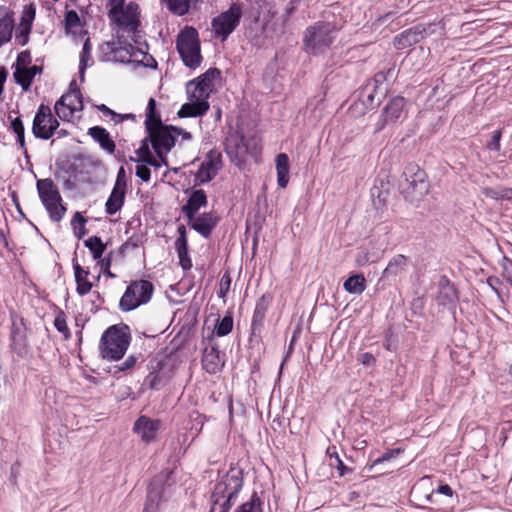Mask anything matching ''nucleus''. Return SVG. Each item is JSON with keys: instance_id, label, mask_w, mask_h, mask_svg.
Returning <instances> with one entry per match:
<instances>
[{"instance_id": "nucleus-42", "label": "nucleus", "mask_w": 512, "mask_h": 512, "mask_svg": "<svg viewBox=\"0 0 512 512\" xmlns=\"http://www.w3.org/2000/svg\"><path fill=\"white\" fill-rule=\"evenodd\" d=\"M406 265V258L403 255L394 257L383 271L384 276L396 275Z\"/></svg>"}, {"instance_id": "nucleus-4", "label": "nucleus", "mask_w": 512, "mask_h": 512, "mask_svg": "<svg viewBox=\"0 0 512 512\" xmlns=\"http://www.w3.org/2000/svg\"><path fill=\"white\" fill-rule=\"evenodd\" d=\"M131 340L127 325H113L107 328L101 336L99 352L103 359L116 361L126 353Z\"/></svg>"}, {"instance_id": "nucleus-33", "label": "nucleus", "mask_w": 512, "mask_h": 512, "mask_svg": "<svg viewBox=\"0 0 512 512\" xmlns=\"http://www.w3.org/2000/svg\"><path fill=\"white\" fill-rule=\"evenodd\" d=\"M374 83H366L360 91V99L366 108H374L380 103V99L375 100L377 88L373 86Z\"/></svg>"}, {"instance_id": "nucleus-30", "label": "nucleus", "mask_w": 512, "mask_h": 512, "mask_svg": "<svg viewBox=\"0 0 512 512\" xmlns=\"http://www.w3.org/2000/svg\"><path fill=\"white\" fill-rule=\"evenodd\" d=\"M219 77L220 71L217 68H209L205 73L191 81L211 94L214 89V82Z\"/></svg>"}, {"instance_id": "nucleus-29", "label": "nucleus", "mask_w": 512, "mask_h": 512, "mask_svg": "<svg viewBox=\"0 0 512 512\" xmlns=\"http://www.w3.org/2000/svg\"><path fill=\"white\" fill-rule=\"evenodd\" d=\"M34 14V11L31 13H25L21 18L18 28L16 29L15 41L20 46H25L29 41Z\"/></svg>"}, {"instance_id": "nucleus-1", "label": "nucleus", "mask_w": 512, "mask_h": 512, "mask_svg": "<svg viewBox=\"0 0 512 512\" xmlns=\"http://www.w3.org/2000/svg\"><path fill=\"white\" fill-rule=\"evenodd\" d=\"M109 18L117 26L116 40L107 41L100 46L102 60L120 63H145L148 54L142 48L134 47L128 38L136 41L139 20V6L134 2L125 4L124 0H111Z\"/></svg>"}, {"instance_id": "nucleus-56", "label": "nucleus", "mask_w": 512, "mask_h": 512, "mask_svg": "<svg viewBox=\"0 0 512 512\" xmlns=\"http://www.w3.org/2000/svg\"><path fill=\"white\" fill-rule=\"evenodd\" d=\"M98 263L100 264V268H101V272L104 273L105 275L111 277V278H115L116 275L113 274L111 271H110V265H111V259L110 258H102L101 260L98 261Z\"/></svg>"}, {"instance_id": "nucleus-5", "label": "nucleus", "mask_w": 512, "mask_h": 512, "mask_svg": "<svg viewBox=\"0 0 512 512\" xmlns=\"http://www.w3.org/2000/svg\"><path fill=\"white\" fill-rule=\"evenodd\" d=\"M335 37L336 29L334 25L328 22H316L307 27L304 32V49L309 54H323L330 48Z\"/></svg>"}, {"instance_id": "nucleus-51", "label": "nucleus", "mask_w": 512, "mask_h": 512, "mask_svg": "<svg viewBox=\"0 0 512 512\" xmlns=\"http://www.w3.org/2000/svg\"><path fill=\"white\" fill-rule=\"evenodd\" d=\"M502 130H496L492 134L491 140L486 144L488 150L499 152L501 149Z\"/></svg>"}, {"instance_id": "nucleus-49", "label": "nucleus", "mask_w": 512, "mask_h": 512, "mask_svg": "<svg viewBox=\"0 0 512 512\" xmlns=\"http://www.w3.org/2000/svg\"><path fill=\"white\" fill-rule=\"evenodd\" d=\"M80 25V18L78 14L73 11H67L65 14V27L67 31H70L71 29L77 27Z\"/></svg>"}, {"instance_id": "nucleus-19", "label": "nucleus", "mask_w": 512, "mask_h": 512, "mask_svg": "<svg viewBox=\"0 0 512 512\" xmlns=\"http://www.w3.org/2000/svg\"><path fill=\"white\" fill-rule=\"evenodd\" d=\"M202 366L206 372L216 374L224 366V359L216 346L206 347L202 355Z\"/></svg>"}, {"instance_id": "nucleus-2", "label": "nucleus", "mask_w": 512, "mask_h": 512, "mask_svg": "<svg viewBox=\"0 0 512 512\" xmlns=\"http://www.w3.org/2000/svg\"><path fill=\"white\" fill-rule=\"evenodd\" d=\"M145 126L152 148L164 162L166 155L175 146L176 127L162 123L156 112V101L153 98H150L147 104Z\"/></svg>"}, {"instance_id": "nucleus-16", "label": "nucleus", "mask_w": 512, "mask_h": 512, "mask_svg": "<svg viewBox=\"0 0 512 512\" xmlns=\"http://www.w3.org/2000/svg\"><path fill=\"white\" fill-rule=\"evenodd\" d=\"M165 478V475L160 474L152 479L148 487L147 498L143 512H157L160 502L165 497L166 488L163 484Z\"/></svg>"}, {"instance_id": "nucleus-9", "label": "nucleus", "mask_w": 512, "mask_h": 512, "mask_svg": "<svg viewBox=\"0 0 512 512\" xmlns=\"http://www.w3.org/2000/svg\"><path fill=\"white\" fill-rule=\"evenodd\" d=\"M186 92L189 101L182 105L178 111V116L186 118L204 115L210 107L208 102L210 94L192 81L187 83Z\"/></svg>"}, {"instance_id": "nucleus-46", "label": "nucleus", "mask_w": 512, "mask_h": 512, "mask_svg": "<svg viewBox=\"0 0 512 512\" xmlns=\"http://www.w3.org/2000/svg\"><path fill=\"white\" fill-rule=\"evenodd\" d=\"M401 452L402 450L400 448H394L386 451L382 456L373 460V462L368 466V469L372 470L375 466L396 458Z\"/></svg>"}, {"instance_id": "nucleus-21", "label": "nucleus", "mask_w": 512, "mask_h": 512, "mask_svg": "<svg viewBox=\"0 0 512 512\" xmlns=\"http://www.w3.org/2000/svg\"><path fill=\"white\" fill-rule=\"evenodd\" d=\"M423 32L424 29L420 26H415L403 31L394 38V47L398 50H402L420 42L423 38Z\"/></svg>"}, {"instance_id": "nucleus-39", "label": "nucleus", "mask_w": 512, "mask_h": 512, "mask_svg": "<svg viewBox=\"0 0 512 512\" xmlns=\"http://www.w3.org/2000/svg\"><path fill=\"white\" fill-rule=\"evenodd\" d=\"M176 252L179 258V264L183 270H190L192 268V260L188 253V244L184 242L175 245Z\"/></svg>"}, {"instance_id": "nucleus-64", "label": "nucleus", "mask_w": 512, "mask_h": 512, "mask_svg": "<svg viewBox=\"0 0 512 512\" xmlns=\"http://www.w3.org/2000/svg\"><path fill=\"white\" fill-rule=\"evenodd\" d=\"M118 182L123 183V188H126L125 170L123 167H121L118 171L115 183H118Z\"/></svg>"}, {"instance_id": "nucleus-60", "label": "nucleus", "mask_w": 512, "mask_h": 512, "mask_svg": "<svg viewBox=\"0 0 512 512\" xmlns=\"http://www.w3.org/2000/svg\"><path fill=\"white\" fill-rule=\"evenodd\" d=\"M370 261L369 255L366 251H361L358 253L356 262L359 266L366 265Z\"/></svg>"}, {"instance_id": "nucleus-6", "label": "nucleus", "mask_w": 512, "mask_h": 512, "mask_svg": "<svg viewBox=\"0 0 512 512\" xmlns=\"http://www.w3.org/2000/svg\"><path fill=\"white\" fill-rule=\"evenodd\" d=\"M177 51L184 63L190 69H196L202 62L201 45L198 31L192 26H185L176 39Z\"/></svg>"}, {"instance_id": "nucleus-36", "label": "nucleus", "mask_w": 512, "mask_h": 512, "mask_svg": "<svg viewBox=\"0 0 512 512\" xmlns=\"http://www.w3.org/2000/svg\"><path fill=\"white\" fill-rule=\"evenodd\" d=\"M149 137H146L141 141L140 147L136 150L137 158L131 157L130 160L134 162L147 163L148 160L152 159L154 156L149 148Z\"/></svg>"}, {"instance_id": "nucleus-38", "label": "nucleus", "mask_w": 512, "mask_h": 512, "mask_svg": "<svg viewBox=\"0 0 512 512\" xmlns=\"http://www.w3.org/2000/svg\"><path fill=\"white\" fill-rule=\"evenodd\" d=\"M97 109L103 113L105 116H109L111 120L118 124L123 122L124 120L130 119L132 121H135L136 117L134 114L128 113V114H119L107 107L105 104H101L97 106Z\"/></svg>"}, {"instance_id": "nucleus-3", "label": "nucleus", "mask_w": 512, "mask_h": 512, "mask_svg": "<svg viewBox=\"0 0 512 512\" xmlns=\"http://www.w3.org/2000/svg\"><path fill=\"white\" fill-rule=\"evenodd\" d=\"M243 487L239 470H230L214 486L210 512H229Z\"/></svg>"}, {"instance_id": "nucleus-62", "label": "nucleus", "mask_w": 512, "mask_h": 512, "mask_svg": "<svg viewBox=\"0 0 512 512\" xmlns=\"http://www.w3.org/2000/svg\"><path fill=\"white\" fill-rule=\"evenodd\" d=\"M176 139L178 137H181V140L182 141H188L191 139V134L183 129H180V128H177L176 127Z\"/></svg>"}, {"instance_id": "nucleus-7", "label": "nucleus", "mask_w": 512, "mask_h": 512, "mask_svg": "<svg viewBox=\"0 0 512 512\" xmlns=\"http://www.w3.org/2000/svg\"><path fill=\"white\" fill-rule=\"evenodd\" d=\"M39 198L53 222H59L66 213V207L62 203V197L52 179H40L36 183Z\"/></svg>"}, {"instance_id": "nucleus-26", "label": "nucleus", "mask_w": 512, "mask_h": 512, "mask_svg": "<svg viewBox=\"0 0 512 512\" xmlns=\"http://www.w3.org/2000/svg\"><path fill=\"white\" fill-rule=\"evenodd\" d=\"M458 295L453 284L446 278H442L439 282V291L436 300L440 305H454L457 302Z\"/></svg>"}, {"instance_id": "nucleus-12", "label": "nucleus", "mask_w": 512, "mask_h": 512, "mask_svg": "<svg viewBox=\"0 0 512 512\" xmlns=\"http://www.w3.org/2000/svg\"><path fill=\"white\" fill-rule=\"evenodd\" d=\"M405 174V184L402 185V191L411 201L420 199L428 193L429 185L426 182V174L417 166L407 168Z\"/></svg>"}, {"instance_id": "nucleus-14", "label": "nucleus", "mask_w": 512, "mask_h": 512, "mask_svg": "<svg viewBox=\"0 0 512 512\" xmlns=\"http://www.w3.org/2000/svg\"><path fill=\"white\" fill-rule=\"evenodd\" d=\"M222 165L221 152L215 149L210 150L197 171L196 179L201 184L211 181L221 170Z\"/></svg>"}, {"instance_id": "nucleus-31", "label": "nucleus", "mask_w": 512, "mask_h": 512, "mask_svg": "<svg viewBox=\"0 0 512 512\" xmlns=\"http://www.w3.org/2000/svg\"><path fill=\"white\" fill-rule=\"evenodd\" d=\"M91 51L92 46L90 43V39L87 38L83 44L82 51L79 57V78L81 82L84 81L86 69L93 64Z\"/></svg>"}, {"instance_id": "nucleus-13", "label": "nucleus", "mask_w": 512, "mask_h": 512, "mask_svg": "<svg viewBox=\"0 0 512 512\" xmlns=\"http://www.w3.org/2000/svg\"><path fill=\"white\" fill-rule=\"evenodd\" d=\"M54 109L61 120L69 121L75 112L83 110V97L80 90L71 88L55 103Z\"/></svg>"}, {"instance_id": "nucleus-32", "label": "nucleus", "mask_w": 512, "mask_h": 512, "mask_svg": "<svg viewBox=\"0 0 512 512\" xmlns=\"http://www.w3.org/2000/svg\"><path fill=\"white\" fill-rule=\"evenodd\" d=\"M343 287L350 294H361L366 289V280L362 274H355L345 280Z\"/></svg>"}, {"instance_id": "nucleus-20", "label": "nucleus", "mask_w": 512, "mask_h": 512, "mask_svg": "<svg viewBox=\"0 0 512 512\" xmlns=\"http://www.w3.org/2000/svg\"><path fill=\"white\" fill-rule=\"evenodd\" d=\"M207 204L208 200L205 191L197 189L190 194L187 203L182 207V212L187 219H192L193 216H195L201 208L206 207Z\"/></svg>"}, {"instance_id": "nucleus-28", "label": "nucleus", "mask_w": 512, "mask_h": 512, "mask_svg": "<svg viewBox=\"0 0 512 512\" xmlns=\"http://www.w3.org/2000/svg\"><path fill=\"white\" fill-rule=\"evenodd\" d=\"M73 269L77 285L76 291L80 296H84L88 294L93 287L92 283L88 279L90 273L88 270H85L83 267H81L79 263H74Z\"/></svg>"}, {"instance_id": "nucleus-17", "label": "nucleus", "mask_w": 512, "mask_h": 512, "mask_svg": "<svg viewBox=\"0 0 512 512\" xmlns=\"http://www.w3.org/2000/svg\"><path fill=\"white\" fill-rule=\"evenodd\" d=\"M161 429V421L141 415L134 423L133 431L140 436L145 443L154 442Z\"/></svg>"}, {"instance_id": "nucleus-45", "label": "nucleus", "mask_w": 512, "mask_h": 512, "mask_svg": "<svg viewBox=\"0 0 512 512\" xmlns=\"http://www.w3.org/2000/svg\"><path fill=\"white\" fill-rule=\"evenodd\" d=\"M12 131L17 136V142L20 144L21 148L25 147V138H24V125L22 120L19 117H16L11 121L10 125Z\"/></svg>"}, {"instance_id": "nucleus-52", "label": "nucleus", "mask_w": 512, "mask_h": 512, "mask_svg": "<svg viewBox=\"0 0 512 512\" xmlns=\"http://www.w3.org/2000/svg\"><path fill=\"white\" fill-rule=\"evenodd\" d=\"M136 166V176L139 177L142 181L148 182L151 178V172L147 164L140 163Z\"/></svg>"}, {"instance_id": "nucleus-11", "label": "nucleus", "mask_w": 512, "mask_h": 512, "mask_svg": "<svg viewBox=\"0 0 512 512\" xmlns=\"http://www.w3.org/2000/svg\"><path fill=\"white\" fill-rule=\"evenodd\" d=\"M59 127L58 120L53 116L51 108L41 104L33 119L32 133L38 139L48 140Z\"/></svg>"}, {"instance_id": "nucleus-10", "label": "nucleus", "mask_w": 512, "mask_h": 512, "mask_svg": "<svg viewBox=\"0 0 512 512\" xmlns=\"http://www.w3.org/2000/svg\"><path fill=\"white\" fill-rule=\"evenodd\" d=\"M241 18V6L237 3H233L228 10L220 13L212 20V30L221 41H225L237 28Z\"/></svg>"}, {"instance_id": "nucleus-34", "label": "nucleus", "mask_w": 512, "mask_h": 512, "mask_svg": "<svg viewBox=\"0 0 512 512\" xmlns=\"http://www.w3.org/2000/svg\"><path fill=\"white\" fill-rule=\"evenodd\" d=\"M270 302L271 297L266 294L262 295L261 298L257 301L252 318L253 326L262 324Z\"/></svg>"}, {"instance_id": "nucleus-44", "label": "nucleus", "mask_w": 512, "mask_h": 512, "mask_svg": "<svg viewBox=\"0 0 512 512\" xmlns=\"http://www.w3.org/2000/svg\"><path fill=\"white\" fill-rule=\"evenodd\" d=\"M168 8L174 14L185 15L190 8V0H167Z\"/></svg>"}, {"instance_id": "nucleus-55", "label": "nucleus", "mask_w": 512, "mask_h": 512, "mask_svg": "<svg viewBox=\"0 0 512 512\" xmlns=\"http://www.w3.org/2000/svg\"><path fill=\"white\" fill-rule=\"evenodd\" d=\"M330 465L336 467L340 476H344L346 473L351 472V470L344 465L339 455H336V459L333 462H330Z\"/></svg>"}, {"instance_id": "nucleus-27", "label": "nucleus", "mask_w": 512, "mask_h": 512, "mask_svg": "<svg viewBox=\"0 0 512 512\" xmlns=\"http://www.w3.org/2000/svg\"><path fill=\"white\" fill-rule=\"evenodd\" d=\"M277 171V184L280 188H286L289 182L290 163L286 153H279L275 159Z\"/></svg>"}, {"instance_id": "nucleus-57", "label": "nucleus", "mask_w": 512, "mask_h": 512, "mask_svg": "<svg viewBox=\"0 0 512 512\" xmlns=\"http://www.w3.org/2000/svg\"><path fill=\"white\" fill-rule=\"evenodd\" d=\"M358 361L365 366H371L375 364L376 358L372 353L365 352L358 357Z\"/></svg>"}, {"instance_id": "nucleus-53", "label": "nucleus", "mask_w": 512, "mask_h": 512, "mask_svg": "<svg viewBox=\"0 0 512 512\" xmlns=\"http://www.w3.org/2000/svg\"><path fill=\"white\" fill-rule=\"evenodd\" d=\"M231 285V278L228 274H224L220 280V288L218 292V296L220 298H224L227 294V292L230 289Z\"/></svg>"}, {"instance_id": "nucleus-48", "label": "nucleus", "mask_w": 512, "mask_h": 512, "mask_svg": "<svg viewBox=\"0 0 512 512\" xmlns=\"http://www.w3.org/2000/svg\"><path fill=\"white\" fill-rule=\"evenodd\" d=\"M54 326L56 330L60 333H62L66 338L70 336L69 329L67 326L65 314L63 312H60L54 320Z\"/></svg>"}, {"instance_id": "nucleus-25", "label": "nucleus", "mask_w": 512, "mask_h": 512, "mask_svg": "<svg viewBox=\"0 0 512 512\" xmlns=\"http://www.w3.org/2000/svg\"><path fill=\"white\" fill-rule=\"evenodd\" d=\"M169 375L161 363H157L156 368H152L144 380V385L152 390H159L169 381Z\"/></svg>"}, {"instance_id": "nucleus-22", "label": "nucleus", "mask_w": 512, "mask_h": 512, "mask_svg": "<svg viewBox=\"0 0 512 512\" xmlns=\"http://www.w3.org/2000/svg\"><path fill=\"white\" fill-rule=\"evenodd\" d=\"M125 194L126 188H123V183H115L105 203V211L108 215L116 214L123 207Z\"/></svg>"}, {"instance_id": "nucleus-8", "label": "nucleus", "mask_w": 512, "mask_h": 512, "mask_svg": "<svg viewBox=\"0 0 512 512\" xmlns=\"http://www.w3.org/2000/svg\"><path fill=\"white\" fill-rule=\"evenodd\" d=\"M154 287L147 280H137L127 286L119 301V308L123 312H129L141 305L148 303L152 297Z\"/></svg>"}, {"instance_id": "nucleus-50", "label": "nucleus", "mask_w": 512, "mask_h": 512, "mask_svg": "<svg viewBox=\"0 0 512 512\" xmlns=\"http://www.w3.org/2000/svg\"><path fill=\"white\" fill-rule=\"evenodd\" d=\"M437 494H443V495H445V496L452 497V495H453V490H452V488H451L449 485H447V484L440 485V486L438 487V489H437V490L433 491L431 494H428V495L426 496V500H427L429 503L434 504V503H435L434 497H435V495H437Z\"/></svg>"}, {"instance_id": "nucleus-40", "label": "nucleus", "mask_w": 512, "mask_h": 512, "mask_svg": "<svg viewBox=\"0 0 512 512\" xmlns=\"http://www.w3.org/2000/svg\"><path fill=\"white\" fill-rule=\"evenodd\" d=\"M14 77L16 79V82L20 84L23 89L27 90L32 84L34 73H32L31 69L17 68V70L14 73Z\"/></svg>"}, {"instance_id": "nucleus-24", "label": "nucleus", "mask_w": 512, "mask_h": 512, "mask_svg": "<svg viewBox=\"0 0 512 512\" xmlns=\"http://www.w3.org/2000/svg\"><path fill=\"white\" fill-rule=\"evenodd\" d=\"M88 135L107 153L113 154L115 152V142L105 128L93 126L88 129Z\"/></svg>"}, {"instance_id": "nucleus-63", "label": "nucleus", "mask_w": 512, "mask_h": 512, "mask_svg": "<svg viewBox=\"0 0 512 512\" xmlns=\"http://www.w3.org/2000/svg\"><path fill=\"white\" fill-rule=\"evenodd\" d=\"M501 200H512V188L501 187Z\"/></svg>"}, {"instance_id": "nucleus-59", "label": "nucleus", "mask_w": 512, "mask_h": 512, "mask_svg": "<svg viewBox=\"0 0 512 512\" xmlns=\"http://www.w3.org/2000/svg\"><path fill=\"white\" fill-rule=\"evenodd\" d=\"M178 231V238L177 240L175 241V245H178L182 242H184L185 244H188V241H187V237H186V227L184 225H180L177 229Z\"/></svg>"}, {"instance_id": "nucleus-61", "label": "nucleus", "mask_w": 512, "mask_h": 512, "mask_svg": "<svg viewBox=\"0 0 512 512\" xmlns=\"http://www.w3.org/2000/svg\"><path fill=\"white\" fill-rule=\"evenodd\" d=\"M503 269H504V276H505L506 280L512 286V261H509L507 264H505Z\"/></svg>"}, {"instance_id": "nucleus-47", "label": "nucleus", "mask_w": 512, "mask_h": 512, "mask_svg": "<svg viewBox=\"0 0 512 512\" xmlns=\"http://www.w3.org/2000/svg\"><path fill=\"white\" fill-rule=\"evenodd\" d=\"M395 75V69L389 68L386 72L380 71L375 74L374 78L368 80L367 83H374L373 86L375 88H379L388 78H392Z\"/></svg>"}, {"instance_id": "nucleus-37", "label": "nucleus", "mask_w": 512, "mask_h": 512, "mask_svg": "<svg viewBox=\"0 0 512 512\" xmlns=\"http://www.w3.org/2000/svg\"><path fill=\"white\" fill-rule=\"evenodd\" d=\"M87 219L80 213L76 212L71 220V226L74 232V235L81 239L87 233L86 229Z\"/></svg>"}, {"instance_id": "nucleus-18", "label": "nucleus", "mask_w": 512, "mask_h": 512, "mask_svg": "<svg viewBox=\"0 0 512 512\" xmlns=\"http://www.w3.org/2000/svg\"><path fill=\"white\" fill-rule=\"evenodd\" d=\"M189 226L204 238H208L217 224V218L212 212L202 213L188 219Z\"/></svg>"}, {"instance_id": "nucleus-58", "label": "nucleus", "mask_w": 512, "mask_h": 512, "mask_svg": "<svg viewBox=\"0 0 512 512\" xmlns=\"http://www.w3.org/2000/svg\"><path fill=\"white\" fill-rule=\"evenodd\" d=\"M136 362H137V358L133 355H130L125 359V361L121 365L118 366V370L119 371L129 370L135 366Z\"/></svg>"}, {"instance_id": "nucleus-41", "label": "nucleus", "mask_w": 512, "mask_h": 512, "mask_svg": "<svg viewBox=\"0 0 512 512\" xmlns=\"http://www.w3.org/2000/svg\"><path fill=\"white\" fill-rule=\"evenodd\" d=\"M235 512H262V503L256 493H253L250 500L240 505Z\"/></svg>"}, {"instance_id": "nucleus-54", "label": "nucleus", "mask_w": 512, "mask_h": 512, "mask_svg": "<svg viewBox=\"0 0 512 512\" xmlns=\"http://www.w3.org/2000/svg\"><path fill=\"white\" fill-rule=\"evenodd\" d=\"M482 194L493 200H501V187H484L482 188Z\"/></svg>"}, {"instance_id": "nucleus-43", "label": "nucleus", "mask_w": 512, "mask_h": 512, "mask_svg": "<svg viewBox=\"0 0 512 512\" xmlns=\"http://www.w3.org/2000/svg\"><path fill=\"white\" fill-rule=\"evenodd\" d=\"M233 329V318L230 315L224 316L215 326V333L219 337L228 335Z\"/></svg>"}, {"instance_id": "nucleus-23", "label": "nucleus", "mask_w": 512, "mask_h": 512, "mask_svg": "<svg viewBox=\"0 0 512 512\" xmlns=\"http://www.w3.org/2000/svg\"><path fill=\"white\" fill-rule=\"evenodd\" d=\"M14 30L13 14L5 6H0V47L8 43Z\"/></svg>"}, {"instance_id": "nucleus-15", "label": "nucleus", "mask_w": 512, "mask_h": 512, "mask_svg": "<svg viewBox=\"0 0 512 512\" xmlns=\"http://www.w3.org/2000/svg\"><path fill=\"white\" fill-rule=\"evenodd\" d=\"M405 99L397 96L392 98L383 108L376 130L381 131L386 124L395 123L404 116Z\"/></svg>"}, {"instance_id": "nucleus-35", "label": "nucleus", "mask_w": 512, "mask_h": 512, "mask_svg": "<svg viewBox=\"0 0 512 512\" xmlns=\"http://www.w3.org/2000/svg\"><path fill=\"white\" fill-rule=\"evenodd\" d=\"M84 244L90 250L94 260L99 261L102 259L106 244L103 243L100 237L91 236L84 241Z\"/></svg>"}]
</instances>
